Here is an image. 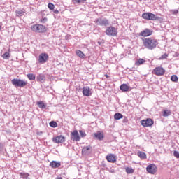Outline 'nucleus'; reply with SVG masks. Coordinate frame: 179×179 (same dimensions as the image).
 I'll return each mask as SVG.
<instances>
[{
	"instance_id": "obj_9",
	"label": "nucleus",
	"mask_w": 179,
	"mask_h": 179,
	"mask_svg": "<svg viewBox=\"0 0 179 179\" xmlns=\"http://www.w3.org/2000/svg\"><path fill=\"white\" fill-rule=\"evenodd\" d=\"M154 75H157V76H162V75H164V72H166V70L163 69L162 67H157L153 70Z\"/></svg>"
},
{
	"instance_id": "obj_46",
	"label": "nucleus",
	"mask_w": 179,
	"mask_h": 179,
	"mask_svg": "<svg viewBox=\"0 0 179 179\" xmlns=\"http://www.w3.org/2000/svg\"><path fill=\"white\" fill-rule=\"evenodd\" d=\"M98 44H99V45H100V42H98Z\"/></svg>"
},
{
	"instance_id": "obj_25",
	"label": "nucleus",
	"mask_w": 179,
	"mask_h": 179,
	"mask_svg": "<svg viewBox=\"0 0 179 179\" xmlns=\"http://www.w3.org/2000/svg\"><path fill=\"white\" fill-rule=\"evenodd\" d=\"M27 78L29 79V80H36V75L33 73L27 74Z\"/></svg>"
},
{
	"instance_id": "obj_4",
	"label": "nucleus",
	"mask_w": 179,
	"mask_h": 179,
	"mask_svg": "<svg viewBox=\"0 0 179 179\" xmlns=\"http://www.w3.org/2000/svg\"><path fill=\"white\" fill-rule=\"evenodd\" d=\"M106 36H110L111 37H115L118 34L117 29L114 27H108L106 30Z\"/></svg>"
},
{
	"instance_id": "obj_38",
	"label": "nucleus",
	"mask_w": 179,
	"mask_h": 179,
	"mask_svg": "<svg viewBox=\"0 0 179 179\" xmlns=\"http://www.w3.org/2000/svg\"><path fill=\"white\" fill-rule=\"evenodd\" d=\"M41 23H45V22H47V18H43L42 20H41Z\"/></svg>"
},
{
	"instance_id": "obj_37",
	"label": "nucleus",
	"mask_w": 179,
	"mask_h": 179,
	"mask_svg": "<svg viewBox=\"0 0 179 179\" xmlns=\"http://www.w3.org/2000/svg\"><path fill=\"white\" fill-rule=\"evenodd\" d=\"M73 3H82V0H72Z\"/></svg>"
},
{
	"instance_id": "obj_30",
	"label": "nucleus",
	"mask_w": 179,
	"mask_h": 179,
	"mask_svg": "<svg viewBox=\"0 0 179 179\" xmlns=\"http://www.w3.org/2000/svg\"><path fill=\"white\" fill-rule=\"evenodd\" d=\"M126 172L127 173V174H132V173H134V169L132 168L127 167L126 169Z\"/></svg>"
},
{
	"instance_id": "obj_15",
	"label": "nucleus",
	"mask_w": 179,
	"mask_h": 179,
	"mask_svg": "<svg viewBox=\"0 0 179 179\" xmlns=\"http://www.w3.org/2000/svg\"><path fill=\"white\" fill-rule=\"evenodd\" d=\"M141 36L143 37H148V36H152V31L146 29L141 32Z\"/></svg>"
},
{
	"instance_id": "obj_7",
	"label": "nucleus",
	"mask_w": 179,
	"mask_h": 179,
	"mask_svg": "<svg viewBox=\"0 0 179 179\" xmlns=\"http://www.w3.org/2000/svg\"><path fill=\"white\" fill-rule=\"evenodd\" d=\"M157 169L156 165L151 164L146 167V171L149 174H155L156 171H157Z\"/></svg>"
},
{
	"instance_id": "obj_11",
	"label": "nucleus",
	"mask_w": 179,
	"mask_h": 179,
	"mask_svg": "<svg viewBox=\"0 0 179 179\" xmlns=\"http://www.w3.org/2000/svg\"><path fill=\"white\" fill-rule=\"evenodd\" d=\"M154 122L152 119L150 118H148L146 120H141V125H143V127H152V125H153Z\"/></svg>"
},
{
	"instance_id": "obj_39",
	"label": "nucleus",
	"mask_w": 179,
	"mask_h": 179,
	"mask_svg": "<svg viewBox=\"0 0 179 179\" xmlns=\"http://www.w3.org/2000/svg\"><path fill=\"white\" fill-rule=\"evenodd\" d=\"M16 13H17V16H21L22 15V11H17L16 12Z\"/></svg>"
},
{
	"instance_id": "obj_41",
	"label": "nucleus",
	"mask_w": 179,
	"mask_h": 179,
	"mask_svg": "<svg viewBox=\"0 0 179 179\" xmlns=\"http://www.w3.org/2000/svg\"><path fill=\"white\" fill-rule=\"evenodd\" d=\"M54 13H56V14H58V13H59V11H58V10H54Z\"/></svg>"
},
{
	"instance_id": "obj_21",
	"label": "nucleus",
	"mask_w": 179,
	"mask_h": 179,
	"mask_svg": "<svg viewBox=\"0 0 179 179\" xmlns=\"http://www.w3.org/2000/svg\"><path fill=\"white\" fill-rule=\"evenodd\" d=\"M76 55L78 57H79L80 58H82L83 59H84V58H85V53H83V52H82L80 50H76Z\"/></svg>"
},
{
	"instance_id": "obj_34",
	"label": "nucleus",
	"mask_w": 179,
	"mask_h": 179,
	"mask_svg": "<svg viewBox=\"0 0 179 179\" xmlns=\"http://www.w3.org/2000/svg\"><path fill=\"white\" fill-rule=\"evenodd\" d=\"M168 57H169V55H167L166 53H165V54L162 55L160 57L159 59H166V58H167Z\"/></svg>"
},
{
	"instance_id": "obj_47",
	"label": "nucleus",
	"mask_w": 179,
	"mask_h": 179,
	"mask_svg": "<svg viewBox=\"0 0 179 179\" xmlns=\"http://www.w3.org/2000/svg\"><path fill=\"white\" fill-rule=\"evenodd\" d=\"M0 31H1V26H0Z\"/></svg>"
},
{
	"instance_id": "obj_3",
	"label": "nucleus",
	"mask_w": 179,
	"mask_h": 179,
	"mask_svg": "<svg viewBox=\"0 0 179 179\" xmlns=\"http://www.w3.org/2000/svg\"><path fill=\"white\" fill-rule=\"evenodd\" d=\"M143 19L145 20H160V17L152 13H144L142 14Z\"/></svg>"
},
{
	"instance_id": "obj_27",
	"label": "nucleus",
	"mask_w": 179,
	"mask_h": 179,
	"mask_svg": "<svg viewBox=\"0 0 179 179\" xmlns=\"http://www.w3.org/2000/svg\"><path fill=\"white\" fill-rule=\"evenodd\" d=\"M171 80L172 82L177 83V82H178V77H177V75H173V76L171 77Z\"/></svg>"
},
{
	"instance_id": "obj_45",
	"label": "nucleus",
	"mask_w": 179,
	"mask_h": 179,
	"mask_svg": "<svg viewBox=\"0 0 179 179\" xmlns=\"http://www.w3.org/2000/svg\"><path fill=\"white\" fill-rule=\"evenodd\" d=\"M81 1H82V2H85L86 0H81Z\"/></svg>"
},
{
	"instance_id": "obj_43",
	"label": "nucleus",
	"mask_w": 179,
	"mask_h": 179,
	"mask_svg": "<svg viewBox=\"0 0 179 179\" xmlns=\"http://www.w3.org/2000/svg\"><path fill=\"white\" fill-rule=\"evenodd\" d=\"M2 149V143H0V150Z\"/></svg>"
},
{
	"instance_id": "obj_16",
	"label": "nucleus",
	"mask_w": 179,
	"mask_h": 179,
	"mask_svg": "<svg viewBox=\"0 0 179 179\" xmlns=\"http://www.w3.org/2000/svg\"><path fill=\"white\" fill-rule=\"evenodd\" d=\"M106 160L109 162V163H114L115 162V156L113 154L106 156Z\"/></svg>"
},
{
	"instance_id": "obj_13",
	"label": "nucleus",
	"mask_w": 179,
	"mask_h": 179,
	"mask_svg": "<svg viewBox=\"0 0 179 179\" xmlns=\"http://www.w3.org/2000/svg\"><path fill=\"white\" fill-rule=\"evenodd\" d=\"M83 94L86 97H89L92 94V91L90 90V87H84L83 88Z\"/></svg>"
},
{
	"instance_id": "obj_28",
	"label": "nucleus",
	"mask_w": 179,
	"mask_h": 179,
	"mask_svg": "<svg viewBox=\"0 0 179 179\" xmlns=\"http://www.w3.org/2000/svg\"><path fill=\"white\" fill-rule=\"evenodd\" d=\"M9 57L10 55H9V52H6L3 55H2V57L3 58V59H9Z\"/></svg>"
},
{
	"instance_id": "obj_35",
	"label": "nucleus",
	"mask_w": 179,
	"mask_h": 179,
	"mask_svg": "<svg viewBox=\"0 0 179 179\" xmlns=\"http://www.w3.org/2000/svg\"><path fill=\"white\" fill-rule=\"evenodd\" d=\"M79 132L82 138H85V136H86V133L85 131L80 130Z\"/></svg>"
},
{
	"instance_id": "obj_40",
	"label": "nucleus",
	"mask_w": 179,
	"mask_h": 179,
	"mask_svg": "<svg viewBox=\"0 0 179 179\" xmlns=\"http://www.w3.org/2000/svg\"><path fill=\"white\" fill-rule=\"evenodd\" d=\"M177 13H178V10H173V15H177Z\"/></svg>"
},
{
	"instance_id": "obj_24",
	"label": "nucleus",
	"mask_w": 179,
	"mask_h": 179,
	"mask_svg": "<svg viewBox=\"0 0 179 179\" xmlns=\"http://www.w3.org/2000/svg\"><path fill=\"white\" fill-rule=\"evenodd\" d=\"M45 78V77L44 76V75L40 74L39 76H38L36 77V80H37L38 82H43V80H44Z\"/></svg>"
},
{
	"instance_id": "obj_22",
	"label": "nucleus",
	"mask_w": 179,
	"mask_h": 179,
	"mask_svg": "<svg viewBox=\"0 0 179 179\" xmlns=\"http://www.w3.org/2000/svg\"><path fill=\"white\" fill-rule=\"evenodd\" d=\"M146 62L145 59H138V61L136 62V65L139 66V65H142Z\"/></svg>"
},
{
	"instance_id": "obj_23",
	"label": "nucleus",
	"mask_w": 179,
	"mask_h": 179,
	"mask_svg": "<svg viewBox=\"0 0 179 179\" xmlns=\"http://www.w3.org/2000/svg\"><path fill=\"white\" fill-rule=\"evenodd\" d=\"M124 115L120 113H117L114 115L115 120H121V118H123Z\"/></svg>"
},
{
	"instance_id": "obj_26",
	"label": "nucleus",
	"mask_w": 179,
	"mask_h": 179,
	"mask_svg": "<svg viewBox=\"0 0 179 179\" xmlns=\"http://www.w3.org/2000/svg\"><path fill=\"white\" fill-rule=\"evenodd\" d=\"M50 127H51L52 128H57L58 127V124L56 122L54 121H51L49 123Z\"/></svg>"
},
{
	"instance_id": "obj_2",
	"label": "nucleus",
	"mask_w": 179,
	"mask_h": 179,
	"mask_svg": "<svg viewBox=\"0 0 179 179\" xmlns=\"http://www.w3.org/2000/svg\"><path fill=\"white\" fill-rule=\"evenodd\" d=\"M11 83L15 87H24L27 85V82L19 78L13 79Z\"/></svg>"
},
{
	"instance_id": "obj_44",
	"label": "nucleus",
	"mask_w": 179,
	"mask_h": 179,
	"mask_svg": "<svg viewBox=\"0 0 179 179\" xmlns=\"http://www.w3.org/2000/svg\"><path fill=\"white\" fill-rule=\"evenodd\" d=\"M105 76H106V78H108V75H107V74H106Z\"/></svg>"
},
{
	"instance_id": "obj_33",
	"label": "nucleus",
	"mask_w": 179,
	"mask_h": 179,
	"mask_svg": "<svg viewBox=\"0 0 179 179\" xmlns=\"http://www.w3.org/2000/svg\"><path fill=\"white\" fill-rule=\"evenodd\" d=\"M20 174V176L22 177V178H24V179H27V177L29 176V174H27V173H21Z\"/></svg>"
},
{
	"instance_id": "obj_6",
	"label": "nucleus",
	"mask_w": 179,
	"mask_h": 179,
	"mask_svg": "<svg viewBox=\"0 0 179 179\" xmlns=\"http://www.w3.org/2000/svg\"><path fill=\"white\" fill-rule=\"evenodd\" d=\"M33 31H37L38 33L45 32V27L43 24H35L31 27Z\"/></svg>"
},
{
	"instance_id": "obj_12",
	"label": "nucleus",
	"mask_w": 179,
	"mask_h": 179,
	"mask_svg": "<svg viewBox=\"0 0 179 179\" xmlns=\"http://www.w3.org/2000/svg\"><path fill=\"white\" fill-rule=\"evenodd\" d=\"M52 141L55 143H64L65 142V136L60 135L53 138Z\"/></svg>"
},
{
	"instance_id": "obj_36",
	"label": "nucleus",
	"mask_w": 179,
	"mask_h": 179,
	"mask_svg": "<svg viewBox=\"0 0 179 179\" xmlns=\"http://www.w3.org/2000/svg\"><path fill=\"white\" fill-rule=\"evenodd\" d=\"M173 156L176 157V159H179V152L178 151H174L173 152Z\"/></svg>"
},
{
	"instance_id": "obj_1",
	"label": "nucleus",
	"mask_w": 179,
	"mask_h": 179,
	"mask_svg": "<svg viewBox=\"0 0 179 179\" xmlns=\"http://www.w3.org/2000/svg\"><path fill=\"white\" fill-rule=\"evenodd\" d=\"M157 44V40L153 38H145L143 42V45L148 50H155Z\"/></svg>"
},
{
	"instance_id": "obj_20",
	"label": "nucleus",
	"mask_w": 179,
	"mask_h": 179,
	"mask_svg": "<svg viewBox=\"0 0 179 179\" xmlns=\"http://www.w3.org/2000/svg\"><path fill=\"white\" fill-rule=\"evenodd\" d=\"M137 156H138L140 159H146V153L141 151H138L137 152Z\"/></svg>"
},
{
	"instance_id": "obj_32",
	"label": "nucleus",
	"mask_w": 179,
	"mask_h": 179,
	"mask_svg": "<svg viewBox=\"0 0 179 179\" xmlns=\"http://www.w3.org/2000/svg\"><path fill=\"white\" fill-rule=\"evenodd\" d=\"M48 8L50 10H54L55 6H54L52 3H49L48 5Z\"/></svg>"
},
{
	"instance_id": "obj_31",
	"label": "nucleus",
	"mask_w": 179,
	"mask_h": 179,
	"mask_svg": "<svg viewBox=\"0 0 179 179\" xmlns=\"http://www.w3.org/2000/svg\"><path fill=\"white\" fill-rule=\"evenodd\" d=\"M171 114V112L170 110H164L163 113V117H169Z\"/></svg>"
},
{
	"instance_id": "obj_10",
	"label": "nucleus",
	"mask_w": 179,
	"mask_h": 179,
	"mask_svg": "<svg viewBox=\"0 0 179 179\" xmlns=\"http://www.w3.org/2000/svg\"><path fill=\"white\" fill-rule=\"evenodd\" d=\"M71 141H75L76 142H79V141H80V136H79V132H78V130H74L71 132Z\"/></svg>"
},
{
	"instance_id": "obj_29",
	"label": "nucleus",
	"mask_w": 179,
	"mask_h": 179,
	"mask_svg": "<svg viewBox=\"0 0 179 179\" xmlns=\"http://www.w3.org/2000/svg\"><path fill=\"white\" fill-rule=\"evenodd\" d=\"M38 106L39 108H45V104H44V102H43V101H39L38 103Z\"/></svg>"
},
{
	"instance_id": "obj_18",
	"label": "nucleus",
	"mask_w": 179,
	"mask_h": 179,
	"mask_svg": "<svg viewBox=\"0 0 179 179\" xmlns=\"http://www.w3.org/2000/svg\"><path fill=\"white\" fill-rule=\"evenodd\" d=\"M94 136L95 138H96V139H99V141H103V139L104 138V136L100 131L95 133Z\"/></svg>"
},
{
	"instance_id": "obj_8",
	"label": "nucleus",
	"mask_w": 179,
	"mask_h": 179,
	"mask_svg": "<svg viewBox=\"0 0 179 179\" xmlns=\"http://www.w3.org/2000/svg\"><path fill=\"white\" fill-rule=\"evenodd\" d=\"M48 60V55L47 53H41L39 55L38 62L39 64H45Z\"/></svg>"
},
{
	"instance_id": "obj_5",
	"label": "nucleus",
	"mask_w": 179,
	"mask_h": 179,
	"mask_svg": "<svg viewBox=\"0 0 179 179\" xmlns=\"http://www.w3.org/2000/svg\"><path fill=\"white\" fill-rule=\"evenodd\" d=\"M95 23H96L98 26H104L105 27L110 26V20L107 18H98L95 20Z\"/></svg>"
},
{
	"instance_id": "obj_14",
	"label": "nucleus",
	"mask_w": 179,
	"mask_h": 179,
	"mask_svg": "<svg viewBox=\"0 0 179 179\" xmlns=\"http://www.w3.org/2000/svg\"><path fill=\"white\" fill-rule=\"evenodd\" d=\"M50 167L52 169H58L61 166V162L57 161H52L50 164Z\"/></svg>"
},
{
	"instance_id": "obj_19",
	"label": "nucleus",
	"mask_w": 179,
	"mask_h": 179,
	"mask_svg": "<svg viewBox=\"0 0 179 179\" xmlns=\"http://www.w3.org/2000/svg\"><path fill=\"white\" fill-rule=\"evenodd\" d=\"M90 150V145L83 147L82 149V153L83 155H89V151Z\"/></svg>"
},
{
	"instance_id": "obj_42",
	"label": "nucleus",
	"mask_w": 179,
	"mask_h": 179,
	"mask_svg": "<svg viewBox=\"0 0 179 179\" xmlns=\"http://www.w3.org/2000/svg\"><path fill=\"white\" fill-rule=\"evenodd\" d=\"M56 179H62V177L59 176V177L56 178Z\"/></svg>"
},
{
	"instance_id": "obj_17",
	"label": "nucleus",
	"mask_w": 179,
	"mask_h": 179,
	"mask_svg": "<svg viewBox=\"0 0 179 179\" xmlns=\"http://www.w3.org/2000/svg\"><path fill=\"white\" fill-rule=\"evenodd\" d=\"M120 89L122 90V92H128L129 90V86H128L127 84H122Z\"/></svg>"
}]
</instances>
